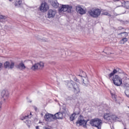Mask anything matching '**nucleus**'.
<instances>
[{
    "instance_id": "nucleus-1",
    "label": "nucleus",
    "mask_w": 129,
    "mask_h": 129,
    "mask_svg": "<svg viewBox=\"0 0 129 129\" xmlns=\"http://www.w3.org/2000/svg\"><path fill=\"white\" fill-rule=\"evenodd\" d=\"M103 118L108 122L112 123L113 121L117 120L118 119V117L116 116L115 114H111L110 113H104Z\"/></svg>"
},
{
    "instance_id": "nucleus-2",
    "label": "nucleus",
    "mask_w": 129,
    "mask_h": 129,
    "mask_svg": "<svg viewBox=\"0 0 129 129\" xmlns=\"http://www.w3.org/2000/svg\"><path fill=\"white\" fill-rule=\"evenodd\" d=\"M90 124L92 126L97 127L98 129H101V126L102 125V120L99 118L92 119L90 121Z\"/></svg>"
},
{
    "instance_id": "nucleus-3",
    "label": "nucleus",
    "mask_w": 129,
    "mask_h": 129,
    "mask_svg": "<svg viewBox=\"0 0 129 129\" xmlns=\"http://www.w3.org/2000/svg\"><path fill=\"white\" fill-rule=\"evenodd\" d=\"M101 13V11L99 9H92L88 12L89 16L92 18H98Z\"/></svg>"
},
{
    "instance_id": "nucleus-4",
    "label": "nucleus",
    "mask_w": 129,
    "mask_h": 129,
    "mask_svg": "<svg viewBox=\"0 0 129 129\" xmlns=\"http://www.w3.org/2000/svg\"><path fill=\"white\" fill-rule=\"evenodd\" d=\"M44 64L43 61L36 62L34 64L32 65L31 69L33 71H37V70H42V69L44 68Z\"/></svg>"
},
{
    "instance_id": "nucleus-5",
    "label": "nucleus",
    "mask_w": 129,
    "mask_h": 129,
    "mask_svg": "<svg viewBox=\"0 0 129 129\" xmlns=\"http://www.w3.org/2000/svg\"><path fill=\"white\" fill-rule=\"evenodd\" d=\"M72 10V6H69V5H62L61 7L58 8L59 13H64L67 12V13H71Z\"/></svg>"
},
{
    "instance_id": "nucleus-6",
    "label": "nucleus",
    "mask_w": 129,
    "mask_h": 129,
    "mask_svg": "<svg viewBox=\"0 0 129 129\" xmlns=\"http://www.w3.org/2000/svg\"><path fill=\"white\" fill-rule=\"evenodd\" d=\"M112 81L115 85L117 86H120L122 84V80L118 75H115L113 76Z\"/></svg>"
},
{
    "instance_id": "nucleus-7",
    "label": "nucleus",
    "mask_w": 129,
    "mask_h": 129,
    "mask_svg": "<svg viewBox=\"0 0 129 129\" xmlns=\"http://www.w3.org/2000/svg\"><path fill=\"white\" fill-rule=\"evenodd\" d=\"M88 121L85 120L84 119H83V116L82 115H80L78 120L76 121V124H79V125H83V127H86V124H87V122Z\"/></svg>"
},
{
    "instance_id": "nucleus-8",
    "label": "nucleus",
    "mask_w": 129,
    "mask_h": 129,
    "mask_svg": "<svg viewBox=\"0 0 129 129\" xmlns=\"http://www.w3.org/2000/svg\"><path fill=\"white\" fill-rule=\"evenodd\" d=\"M0 96L4 101H7L10 97V93L6 90H3L0 93Z\"/></svg>"
},
{
    "instance_id": "nucleus-9",
    "label": "nucleus",
    "mask_w": 129,
    "mask_h": 129,
    "mask_svg": "<svg viewBox=\"0 0 129 129\" xmlns=\"http://www.w3.org/2000/svg\"><path fill=\"white\" fill-rule=\"evenodd\" d=\"M44 117L45 120H46V121H48V122L53 121V120L55 119L54 115L50 114L49 113H47L46 114H45Z\"/></svg>"
},
{
    "instance_id": "nucleus-10",
    "label": "nucleus",
    "mask_w": 129,
    "mask_h": 129,
    "mask_svg": "<svg viewBox=\"0 0 129 129\" xmlns=\"http://www.w3.org/2000/svg\"><path fill=\"white\" fill-rule=\"evenodd\" d=\"M4 66L5 69H13L15 67V62L12 61L10 63L9 61H6L4 63Z\"/></svg>"
},
{
    "instance_id": "nucleus-11",
    "label": "nucleus",
    "mask_w": 129,
    "mask_h": 129,
    "mask_svg": "<svg viewBox=\"0 0 129 129\" xmlns=\"http://www.w3.org/2000/svg\"><path fill=\"white\" fill-rule=\"evenodd\" d=\"M49 10V5L46 2L42 3L40 7L41 12H47Z\"/></svg>"
},
{
    "instance_id": "nucleus-12",
    "label": "nucleus",
    "mask_w": 129,
    "mask_h": 129,
    "mask_svg": "<svg viewBox=\"0 0 129 129\" xmlns=\"http://www.w3.org/2000/svg\"><path fill=\"white\" fill-rule=\"evenodd\" d=\"M73 88L75 93H79L80 92V86L76 83H73Z\"/></svg>"
},
{
    "instance_id": "nucleus-13",
    "label": "nucleus",
    "mask_w": 129,
    "mask_h": 129,
    "mask_svg": "<svg viewBox=\"0 0 129 129\" xmlns=\"http://www.w3.org/2000/svg\"><path fill=\"white\" fill-rule=\"evenodd\" d=\"M56 15V11L52 10H49L48 11L47 13V17L49 19L51 18H54L55 17V15Z\"/></svg>"
},
{
    "instance_id": "nucleus-14",
    "label": "nucleus",
    "mask_w": 129,
    "mask_h": 129,
    "mask_svg": "<svg viewBox=\"0 0 129 129\" xmlns=\"http://www.w3.org/2000/svg\"><path fill=\"white\" fill-rule=\"evenodd\" d=\"M76 11L77 13H79L80 15H84L86 12L85 11L84 9H83L80 6H77L76 7Z\"/></svg>"
},
{
    "instance_id": "nucleus-15",
    "label": "nucleus",
    "mask_w": 129,
    "mask_h": 129,
    "mask_svg": "<svg viewBox=\"0 0 129 129\" xmlns=\"http://www.w3.org/2000/svg\"><path fill=\"white\" fill-rule=\"evenodd\" d=\"M15 67L17 69H19V70H25L26 68V66H25V64L23 62H20L19 64L16 65Z\"/></svg>"
},
{
    "instance_id": "nucleus-16",
    "label": "nucleus",
    "mask_w": 129,
    "mask_h": 129,
    "mask_svg": "<svg viewBox=\"0 0 129 129\" xmlns=\"http://www.w3.org/2000/svg\"><path fill=\"white\" fill-rule=\"evenodd\" d=\"M54 119H62L63 118V113L61 112H57L54 115Z\"/></svg>"
},
{
    "instance_id": "nucleus-17",
    "label": "nucleus",
    "mask_w": 129,
    "mask_h": 129,
    "mask_svg": "<svg viewBox=\"0 0 129 129\" xmlns=\"http://www.w3.org/2000/svg\"><path fill=\"white\" fill-rule=\"evenodd\" d=\"M121 71V70H120V69H118V68L116 69V70L114 69L113 72L108 75L109 78H111V77H112V76H113L114 75V74H115L116 73H117V72H120Z\"/></svg>"
},
{
    "instance_id": "nucleus-18",
    "label": "nucleus",
    "mask_w": 129,
    "mask_h": 129,
    "mask_svg": "<svg viewBox=\"0 0 129 129\" xmlns=\"http://www.w3.org/2000/svg\"><path fill=\"white\" fill-rule=\"evenodd\" d=\"M82 79L83 80V85L85 86H87L88 84H89V81H88V79L87 78L83 77Z\"/></svg>"
},
{
    "instance_id": "nucleus-19",
    "label": "nucleus",
    "mask_w": 129,
    "mask_h": 129,
    "mask_svg": "<svg viewBox=\"0 0 129 129\" xmlns=\"http://www.w3.org/2000/svg\"><path fill=\"white\" fill-rule=\"evenodd\" d=\"M51 6H52L53 8L57 9V8L59 7V3H58V2L57 1V0H55L52 2Z\"/></svg>"
},
{
    "instance_id": "nucleus-20",
    "label": "nucleus",
    "mask_w": 129,
    "mask_h": 129,
    "mask_svg": "<svg viewBox=\"0 0 129 129\" xmlns=\"http://www.w3.org/2000/svg\"><path fill=\"white\" fill-rule=\"evenodd\" d=\"M8 21V17L6 16H4L3 15L0 16V22L1 23H5Z\"/></svg>"
},
{
    "instance_id": "nucleus-21",
    "label": "nucleus",
    "mask_w": 129,
    "mask_h": 129,
    "mask_svg": "<svg viewBox=\"0 0 129 129\" xmlns=\"http://www.w3.org/2000/svg\"><path fill=\"white\" fill-rule=\"evenodd\" d=\"M21 5H22L21 1H16L15 4V7H17V8H20Z\"/></svg>"
},
{
    "instance_id": "nucleus-22",
    "label": "nucleus",
    "mask_w": 129,
    "mask_h": 129,
    "mask_svg": "<svg viewBox=\"0 0 129 129\" xmlns=\"http://www.w3.org/2000/svg\"><path fill=\"white\" fill-rule=\"evenodd\" d=\"M127 32H121L118 34V36H121V37H127Z\"/></svg>"
},
{
    "instance_id": "nucleus-23",
    "label": "nucleus",
    "mask_w": 129,
    "mask_h": 129,
    "mask_svg": "<svg viewBox=\"0 0 129 129\" xmlns=\"http://www.w3.org/2000/svg\"><path fill=\"white\" fill-rule=\"evenodd\" d=\"M74 111H75V113L74 114H75L76 115L80 114V108H76L75 109Z\"/></svg>"
},
{
    "instance_id": "nucleus-24",
    "label": "nucleus",
    "mask_w": 129,
    "mask_h": 129,
    "mask_svg": "<svg viewBox=\"0 0 129 129\" xmlns=\"http://www.w3.org/2000/svg\"><path fill=\"white\" fill-rule=\"evenodd\" d=\"M73 83H74L73 81L68 83L67 85L68 88H72L73 87Z\"/></svg>"
},
{
    "instance_id": "nucleus-25",
    "label": "nucleus",
    "mask_w": 129,
    "mask_h": 129,
    "mask_svg": "<svg viewBox=\"0 0 129 129\" xmlns=\"http://www.w3.org/2000/svg\"><path fill=\"white\" fill-rule=\"evenodd\" d=\"M76 115L74 113H73L71 115V116H70V119H71V121H73V120L74 119H75V116Z\"/></svg>"
},
{
    "instance_id": "nucleus-26",
    "label": "nucleus",
    "mask_w": 129,
    "mask_h": 129,
    "mask_svg": "<svg viewBox=\"0 0 129 129\" xmlns=\"http://www.w3.org/2000/svg\"><path fill=\"white\" fill-rule=\"evenodd\" d=\"M111 93V95L113 98V99H114V100H115V99H116V95H115V94L112 93L111 92H110Z\"/></svg>"
},
{
    "instance_id": "nucleus-27",
    "label": "nucleus",
    "mask_w": 129,
    "mask_h": 129,
    "mask_svg": "<svg viewBox=\"0 0 129 129\" xmlns=\"http://www.w3.org/2000/svg\"><path fill=\"white\" fill-rule=\"evenodd\" d=\"M125 94L127 96V97H129V90H126L125 91Z\"/></svg>"
},
{
    "instance_id": "nucleus-28",
    "label": "nucleus",
    "mask_w": 129,
    "mask_h": 129,
    "mask_svg": "<svg viewBox=\"0 0 129 129\" xmlns=\"http://www.w3.org/2000/svg\"><path fill=\"white\" fill-rule=\"evenodd\" d=\"M122 40L124 43H125V42H127V39L126 37H123L122 39Z\"/></svg>"
},
{
    "instance_id": "nucleus-29",
    "label": "nucleus",
    "mask_w": 129,
    "mask_h": 129,
    "mask_svg": "<svg viewBox=\"0 0 129 129\" xmlns=\"http://www.w3.org/2000/svg\"><path fill=\"white\" fill-rule=\"evenodd\" d=\"M103 15H104L105 16H110L111 15L108 13V12H103Z\"/></svg>"
},
{
    "instance_id": "nucleus-30",
    "label": "nucleus",
    "mask_w": 129,
    "mask_h": 129,
    "mask_svg": "<svg viewBox=\"0 0 129 129\" xmlns=\"http://www.w3.org/2000/svg\"><path fill=\"white\" fill-rule=\"evenodd\" d=\"M74 81H76V82H79V80L76 77L74 78Z\"/></svg>"
},
{
    "instance_id": "nucleus-31",
    "label": "nucleus",
    "mask_w": 129,
    "mask_h": 129,
    "mask_svg": "<svg viewBox=\"0 0 129 129\" xmlns=\"http://www.w3.org/2000/svg\"><path fill=\"white\" fill-rule=\"evenodd\" d=\"M119 43L121 44V45H123V44H124V42L123 41L122 39H121V40H120Z\"/></svg>"
},
{
    "instance_id": "nucleus-32",
    "label": "nucleus",
    "mask_w": 129,
    "mask_h": 129,
    "mask_svg": "<svg viewBox=\"0 0 129 129\" xmlns=\"http://www.w3.org/2000/svg\"><path fill=\"white\" fill-rule=\"evenodd\" d=\"M29 118V115L25 116L24 117L23 119H22V120H24V119H27V118Z\"/></svg>"
},
{
    "instance_id": "nucleus-33",
    "label": "nucleus",
    "mask_w": 129,
    "mask_h": 129,
    "mask_svg": "<svg viewBox=\"0 0 129 129\" xmlns=\"http://www.w3.org/2000/svg\"><path fill=\"white\" fill-rule=\"evenodd\" d=\"M126 7L127 8V9H129V1L127 2V3H126Z\"/></svg>"
},
{
    "instance_id": "nucleus-34",
    "label": "nucleus",
    "mask_w": 129,
    "mask_h": 129,
    "mask_svg": "<svg viewBox=\"0 0 129 129\" xmlns=\"http://www.w3.org/2000/svg\"><path fill=\"white\" fill-rule=\"evenodd\" d=\"M2 105H3V101H0V110L2 109Z\"/></svg>"
},
{
    "instance_id": "nucleus-35",
    "label": "nucleus",
    "mask_w": 129,
    "mask_h": 129,
    "mask_svg": "<svg viewBox=\"0 0 129 129\" xmlns=\"http://www.w3.org/2000/svg\"><path fill=\"white\" fill-rule=\"evenodd\" d=\"M2 67H3V63H0V69L2 68Z\"/></svg>"
},
{
    "instance_id": "nucleus-36",
    "label": "nucleus",
    "mask_w": 129,
    "mask_h": 129,
    "mask_svg": "<svg viewBox=\"0 0 129 129\" xmlns=\"http://www.w3.org/2000/svg\"><path fill=\"white\" fill-rule=\"evenodd\" d=\"M36 129H40V128H39V126H36Z\"/></svg>"
},
{
    "instance_id": "nucleus-37",
    "label": "nucleus",
    "mask_w": 129,
    "mask_h": 129,
    "mask_svg": "<svg viewBox=\"0 0 129 129\" xmlns=\"http://www.w3.org/2000/svg\"><path fill=\"white\" fill-rule=\"evenodd\" d=\"M34 109H35V111H37V107H34Z\"/></svg>"
},
{
    "instance_id": "nucleus-38",
    "label": "nucleus",
    "mask_w": 129,
    "mask_h": 129,
    "mask_svg": "<svg viewBox=\"0 0 129 129\" xmlns=\"http://www.w3.org/2000/svg\"><path fill=\"white\" fill-rule=\"evenodd\" d=\"M43 129H50V128L48 127H43Z\"/></svg>"
},
{
    "instance_id": "nucleus-39",
    "label": "nucleus",
    "mask_w": 129,
    "mask_h": 129,
    "mask_svg": "<svg viewBox=\"0 0 129 129\" xmlns=\"http://www.w3.org/2000/svg\"><path fill=\"white\" fill-rule=\"evenodd\" d=\"M114 2H118V0H113Z\"/></svg>"
},
{
    "instance_id": "nucleus-40",
    "label": "nucleus",
    "mask_w": 129,
    "mask_h": 129,
    "mask_svg": "<svg viewBox=\"0 0 129 129\" xmlns=\"http://www.w3.org/2000/svg\"><path fill=\"white\" fill-rule=\"evenodd\" d=\"M41 2H45V0H41Z\"/></svg>"
},
{
    "instance_id": "nucleus-41",
    "label": "nucleus",
    "mask_w": 129,
    "mask_h": 129,
    "mask_svg": "<svg viewBox=\"0 0 129 129\" xmlns=\"http://www.w3.org/2000/svg\"><path fill=\"white\" fill-rule=\"evenodd\" d=\"M29 102H32V101H30Z\"/></svg>"
},
{
    "instance_id": "nucleus-42",
    "label": "nucleus",
    "mask_w": 129,
    "mask_h": 129,
    "mask_svg": "<svg viewBox=\"0 0 129 129\" xmlns=\"http://www.w3.org/2000/svg\"><path fill=\"white\" fill-rule=\"evenodd\" d=\"M78 76H80V75H79Z\"/></svg>"
},
{
    "instance_id": "nucleus-43",
    "label": "nucleus",
    "mask_w": 129,
    "mask_h": 129,
    "mask_svg": "<svg viewBox=\"0 0 129 129\" xmlns=\"http://www.w3.org/2000/svg\"><path fill=\"white\" fill-rule=\"evenodd\" d=\"M127 107H128V108H129V106H128Z\"/></svg>"
},
{
    "instance_id": "nucleus-44",
    "label": "nucleus",
    "mask_w": 129,
    "mask_h": 129,
    "mask_svg": "<svg viewBox=\"0 0 129 129\" xmlns=\"http://www.w3.org/2000/svg\"><path fill=\"white\" fill-rule=\"evenodd\" d=\"M30 114H32V113H30Z\"/></svg>"
}]
</instances>
